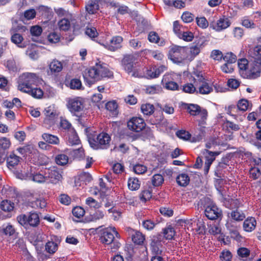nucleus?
Here are the masks:
<instances>
[{
	"label": "nucleus",
	"instance_id": "16",
	"mask_svg": "<svg viewBox=\"0 0 261 261\" xmlns=\"http://www.w3.org/2000/svg\"><path fill=\"white\" fill-rule=\"evenodd\" d=\"M167 69L165 65H161L158 67L156 66L150 67L146 71V76L148 79H152L158 77L161 73Z\"/></svg>",
	"mask_w": 261,
	"mask_h": 261
},
{
	"label": "nucleus",
	"instance_id": "23",
	"mask_svg": "<svg viewBox=\"0 0 261 261\" xmlns=\"http://www.w3.org/2000/svg\"><path fill=\"white\" fill-rule=\"evenodd\" d=\"M63 64L57 59L53 60L48 64V71L51 74H56L63 69Z\"/></svg>",
	"mask_w": 261,
	"mask_h": 261
},
{
	"label": "nucleus",
	"instance_id": "50",
	"mask_svg": "<svg viewBox=\"0 0 261 261\" xmlns=\"http://www.w3.org/2000/svg\"><path fill=\"white\" fill-rule=\"evenodd\" d=\"M223 56L224 55L221 50L214 49L211 53L210 57L215 61L221 62L223 59Z\"/></svg>",
	"mask_w": 261,
	"mask_h": 261
},
{
	"label": "nucleus",
	"instance_id": "17",
	"mask_svg": "<svg viewBox=\"0 0 261 261\" xmlns=\"http://www.w3.org/2000/svg\"><path fill=\"white\" fill-rule=\"evenodd\" d=\"M103 2V0H89L85 6L86 10L90 14H95L99 9V5Z\"/></svg>",
	"mask_w": 261,
	"mask_h": 261
},
{
	"label": "nucleus",
	"instance_id": "21",
	"mask_svg": "<svg viewBox=\"0 0 261 261\" xmlns=\"http://www.w3.org/2000/svg\"><path fill=\"white\" fill-rule=\"evenodd\" d=\"M260 43V44L250 48L249 54L251 61L261 63V38Z\"/></svg>",
	"mask_w": 261,
	"mask_h": 261
},
{
	"label": "nucleus",
	"instance_id": "25",
	"mask_svg": "<svg viewBox=\"0 0 261 261\" xmlns=\"http://www.w3.org/2000/svg\"><path fill=\"white\" fill-rule=\"evenodd\" d=\"M189 80L191 82H193L195 86L198 87L205 79L203 75L202 71L196 70L191 73Z\"/></svg>",
	"mask_w": 261,
	"mask_h": 261
},
{
	"label": "nucleus",
	"instance_id": "13",
	"mask_svg": "<svg viewBox=\"0 0 261 261\" xmlns=\"http://www.w3.org/2000/svg\"><path fill=\"white\" fill-rule=\"evenodd\" d=\"M44 173L46 175V179H48L52 184H57L62 177L60 171L56 167L45 169Z\"/></svg>",
	"mask_w": 261,
	"mask_h": 261
},
{
	"label": "nucleus",
	"instance_id": "33",
	"mask_svg": "<svg viewBox=\"0 0 261 261\" xmlns=\"http://www.w3.org/2000/svg\"><path fill=\"white\" fill-rule=\"evenodd\" d=\"M24 93H27L36 99H40L42 98L43 95V90L40 88H37V86H35L32 89H30Z\"/></svg>",
	"mask_w": 261,
	"mask_h": 261
},
{
	"label": "nucleus",
	"instance_id": "40",
	"mask_svg": "<svg viewBox=\"0 0 261 261\" xmlns=\"http://www.w3.org/2000/svg\"><path fill=\"white\" fill-rule=\"evenodd\" d=\"M152 190L150 188L142 190L140 195V200L144 202L149 200L152 197Z\"/></svg>",
	"mask_w": 261,
	"mask_h": 261
},
{
	"label": "nucleus",
	"instance_id": "28",
	"mask_svg": "<svg viewBox=\"0 0 261 261\" xmlns=\"http://www.w3.org/2000/svg\"><path fill=\"white\" fill-rule=\"evenodd\" d=\"M184 108L187 110L188 113L192 116H197L199 115L200 110V107L196 104H188L184 103L182 104Z\"/></svg>",
	"mask_w": 261,
	"mask_h": 261
},
{
	"label": "nucleus",
	"instance_id": "8",
	"mask_svg": "<svg viewBox=\"0 0 261 261\" xmlns=\"http://www.w3.org/2000/svg\"><path fill=\"white\" fill-rule=\"evenodd\" d=\"M84 99L80 97L70 98L67 101L66 106L71 114L77 116L84 110Z\"/></svg>",
	"mask_w": 261,
	"mask_h": 261
},
{
	"label": "nucleus",
	"instance_id": "36",
	"mask_svg": "<svg viewBox=\"0 0 261 261\" xmlns=\"http://www.w3.org/2000/svg\"><path fill=\"white\" fill-rule=\"evenodd\" d=\"M198 92L201 94H207L213 91V88L210 86L206 80L198 85Z\"/></svg>",
	"mask_w": 261,
	"mask_h": 261
},
{
	"label": "nucleus",
	"instance_id": "41",
	"mask_svg": "<svg viewBox=\"0 0 261 261\" xmlns=\"http://www.w3.org/2000/svg\"><path fill=\"white\" fill-rule=\"evenodd\" d=\"M0 207L3 211L10 212L13 210L14 204L8 200H3L1 203Z\"/></svg>",
	"mask_w": 261,
	"mask_h": 261
},
{
	"label": "nucleus",
	"instance_id": "47",
	"mask_svg": "<svg viewBox=\"0 0 261 261\" xmlns=\"http://www.w3.org/2000/svg\"><path fill=\"white\" fill-rule=\"evenodd\" d=\"M23 40V38L22 36L17 33H14L11 37V41L14 44L17 45L18 47H22V46L21 45V44Z\"/></svg>",
	"mask_w": 261,
	"mask_h": 261
},
{
	"label": "nucleus",
	"instance_id": "54",
	"mask_svg": "<svg viewBox=\"0 0 261 261\" xmlns=\"http://www.w3.org/2000/svg\"><path fill=\"white\" fill-rule=\"evenodd\" d=\"M196 87L193 82L185 84L182 86V91L187 93H194L196 91Z\"/></svg>",
	"mask_w": 261,
	"mask_h": 261
},
{
	"label": "nucleus",
	"instance_id": "56",
	"mask_svg": "<svg viewBox=\"0 0 261 261\" xmlns=\"http://www.w3.org/2000/svg\"><path fill=\"white\" fill-rule=\"evenodd\" d=\"M58 246L55 243L48 241L45 245V250L50 254L54 253L58 249Z\"/></svg>",
	"mask_w": 261,
	"mask_h": 261
},
{
	"label": "nucleus",
	"instance_id": "51",
	"mask_svg": "<svg viewBox=\"0 0 261 261\" xmlns=\"http://www.w3.org/2000/svg\"><path fill=\"white\" fill-rule=\"evenodd\" d=\"M86 204L91 208L98 209L101 207V203L97 201L93 198L89 197L86 200Z\"/></svg>",
	"mask_w": 261,
	"mask_h": 261
},
{
	"label": "nucleus",
	"instance_id": "18",
	"mask_svg": "<svg viewBox=\"0 0 261 261\" xmlns=\"http://www.w3.org/2000/svg\"><path fill=\"white\" fill-rule=\"evenodd\" d=\"M69 149H66L56 155L55 162L59 166H63L67 165L69 161Z\"/></svg>",
	"mask_w": 261,
	"mask_h": 261
},
{
	"label": "nucleus",
	"instance_id": "55",
	"mask_svg": "<svg viewBox=\"0 0 261 261\" xmlns=\"http://www.w3.org/2000/svg\"><path fill=\"white\" fill-rule=\"evenodd\" d=\"M120 138L121 139H128L131 138L133 140H136L138 138V136L126 130L121 132L119 134Z\"/></svg>",
	"mask_w": 261,
	"mask_h": 261
},
{
	"label": "nucleus",
	"instance_id": "59",
	"mask_svg": "<svg viewBox=\"0 0 261 261\" xmlns=\"http://www.w3.org/2000/svg\"><path fill=\"white\" fill-rule=\"evenodd\" d=\"M237 106L240 111L244 112L248 108L249 101L246 99H241L238 101Z\"/></svg>",
	"mask_w": 261,
	"mask_h": 261
},
{
	"label": "nucleus",
	"instance_id": "37",
	"mask_svg": "<svg viewBox=\"0 0 261 261\" xmlns=\"http://www.w3.org/2000/svg\"><path fill=\"white\" fill-rule=\"evenodd\" d=\"M238 65L240 69V73L243 76L248 69V61L245 58L239 59L238 61Z\"/></svg>",
	"mask_w": 261,
	"mask_h": 261
},
{
	"label": "nucleus",
	"instance_id": "6",
	"mask_svg": "<svg viewBox=\"0 0 261 261\" xmlns=\"http://www.w3.org/2000/svg\"><path fill=\"white\" fill-rule=\"evenodd\" d=\"M18 222L24 228L37 227L40 224V218L38 214L34 212H31L28 216L21 214L17 217Z\"/></svg>",
	"mask_w": 261,
	"mask_h": 261
},
{
	"label": "nucleus",
	"instance_id": "24",
	"mask_svg": "<svg viewBox=\"0 0 261 261\" xmlns=\"http://www.w3.org/2000/svg\"><path fill=\"white\" fill-rule=\"evenodd\" d=\"M20 159L21 158L15 154L13 152H11L6 160L8 168L10 169L15 168L20 162Z\"/></svg>",
	"mask_w": 261,
	"mask_h": 261
},
{
	"label": "nucleus",
	"instance_id": "49",
	"mask_svg": "<svg viewBox=\"0 0 261 261\" xmlns=\"http://www.w3.org/2000/svg\"><path fill=\"white\" fill-rule=\"evenodd\" d=\"M223 60L225 63L232 64L237 61V58L234 54L231 52H228L224 55Z\"/></svg>",
	"mask_w": 261,
	"mask_h": 261
},
{
	"label": "nucleus",
	"instance_id": "60",
	"mask_svg": "<svg viewBox=\"0 0 261 261\" xmlns=\"http://www.w3.org/2000/svg\"><path fill=\"white\" fill-rule=\"evenodd\" d=\"M8 40L5 37H0V57H2L8 47Z\"/></svg>",
	"mask_w": 261,
	"mask_h": 261
},
{
	"label": "nucleus",
	"instance_id": "62",
	"mask_svg": "<svg viewBox=\"0 0 261 261\" xmlns=\"http://www.w3.org/2000/svg\"><path fill=\"white\" fill-rule=\"evenodd\" d=\"M92 179V177L91 175L88 172H83L81 173L79 177L78 180H80L81 182H83V184L85 185L87 184V182H90Z\"/></svg>",
	"mask_w": 261,
	"mask_h": 261
},
{
	"label": "nucleus",
	"instance_id": "9",
	"mask_svg": "<svg viewBox=\"0 0 261 261\" xmlns=\"http://www.w3.org/2000/svg\"><path fill=\"white\" fill-rule=\"evenodd\" d=\"M137 58L134 55H124L121 61V66L123 69L128 74L133 73L132 75L135 76L134 72L137 63Z\"/></svg>",
	"mask_w": 261,
	"mask_h": 261
},
{
	"label": "nucleus",
	"instance_id": "63",
	"mask_svg": "<svg viewBox=\"0 0 261 261\" xmlns=\"http://www.w3.org/2000/svg\"><path fill=\"white\" fill-rule=\"evenodd\" d=\"M194 15L188 12H184L181 16V18L185 23H190L193 21Z\"/></svg>",
	"mask_w": 261,
	"mask_h": 261
},
{
	"label": "nucleus",
	"instance_id": "39",
	"mask_svg": "<svg viewBox=\"0 0 261 261\" xmlns=\"http://www.w3.org/2000/svg\"><path fill=\"white\" fill-rule=\"evenodd\" d=\"M230 215L231 218L236 221H243L245 218L244 213L238 209L232 211Z\"/></svg>",
	"mask_w": 261,
	"mask_h": 261
},
{
	"label": "nucleus",
	"instance_id": "44",
	"mask_svg": "<svg viewBox=\"0 0 261 261\" xmlns=\"http://www.w3.org/2000/svg\"><path fill=\"white\" fill-rule=\"evenodd\" d=\"M132 239L135 244L141 245L144 242L145 236L141 232L137 231L134 234H132Z\"/></svg>",
	"mask_w": 261,
	"mask_h": 261
},
{
	"label": "nucleus",
	"instance_id": "43",
	"mask_svg": "<svg viewBox=\"0 0 261 261\" xmlns=\"http://www.w3.org/2000/svg\"><path fill=\"white\" fill-rule=\"evenodd\" d=\"M163 234L167 240H172L175 234V231L171 225H169L163 229Z\"/></svg>",
	"mask_w": 261,
	"mask_h": 261
},
{
	"label": "nucleus",
	"instance_id": "7",
	"mask_svg": "<svg viewBox=\"0 0 261 261\" xmlns=\"http://www.w3.org/2000/svg\"><path fill=\"white\" fill-rule=\"evenodd\" d=\"M146 125L144 120L139 117H133L127 122V127L129 130L136 133H140L146 129L148 136H152L151 129L149 127L146 128Z\"/></svg>",
	"mask_w": 261,
	"mask_h": 261
},
{
	"label": "nucleus",
	"instance_id": "57",
	"mask_svg": "<svg viewBox=\"0 0 261 261\" xmlns=\"http://www.w3.org/2000/svg\"><path fill=\"white\" fill-rule=\"evenodd\" d=\"M164 181V178L160 174H154L152 177V184L154 187L161 185Z\"/></svg>",
	"mask_w": 261,
	"mask_h": 261
},
{
	"label": "nucleus",
	"instance_id": "15",
	"mask_svg": "<svg viewBox=\"0 0 261 261\" xmlns=\"http://www.w3.org/2000/svg\"><path fill=\"white\" fill-rule=\"evenodd\" d=\"M173 78L171 74H165L163 76L162 84L167 90L175 91L178 90L179 86L175 82L173 81Z\"/></svg>",
	"mask_w": 261,
	"mask_h": 261
},
{
	"label": "nucleus",
	"instance_id": "3",
	"mask_svg": "<svg viewBox=\"0 0 261 261\" xmlns=\"http://www.w3.org/2000/svg\"><path fill=\"white\" fill-rule=\"evenodd\" d=\"M38 82L39 76L36 73H23L19 77L17 88L24 93L30 89L37 86Z\"/></svg>",
	"mask_w": 261,
	"mask_h": 261
},
{
	"label": "nucleus",
	"instance_id": "64",
	"mask_svg": "<svg viewBox=\"0 0 261 261\" xmlns=\"http://www.w3.org/2000/svg\"><path fill=\"white\" fill-rule=\"evenodd\" d=\"M232 254L229 250H223L220 255L221 261H231Z\"/></svg>",
	"mask_w": 261,
	"mask_h": 261
},
{
	"label": "nucleus",
	"instance_id": "42",
	"mask_svg": "<svg viewBox=\"0 0 261 261\" xmlns=\"http://www.w3.org/2000/svg\"><path fill=\"white\" fill-rule=\"evenodd\" d=\"M105 215V212L101 210H97L95 211L92 214L90 215V221L96 222L98 220L102 219L104 218Z\"/></svg>",
	"mask_w": 261,
	"mask_h": 261
},
{
	"label": "nucleus",
	"instance_id": "48",
	"mask_svg": "<svg viewBox=\"0 0 261 261\" xmlns=\"http://www.w3.org/2000/svg\"><path fill=\"white\" fill-rule=\"evenodd\" d=\"M177 37L184 41L190 42L193 39L194 35L193 33L190 31H182Z\"/></svg>",
	"mask_w": 261,
	"mask_h": 261
},
{
	"label": "nucleus",
	"instance_id": "14",
	"mask_svg": "<svg viewBox=\"0 0 261 261\" xmlns=\"http://www.w3.org/2000/svg\"><path fill=\"white\" fill-rule=\"evenodd\" d=\"M220 152V151H210L206 149L203 150V153L207 154L205 156V161L203 169L204 174L206 175L208 173L210 168L213 162L215 161L216 156L219 155Z\"/></svg>",
	"mask_w": 261,
	"mask_h": 261
},
{
	"label": "nucleus",
	"instance_id": "34",
	"mask_svg": "<svg viewBox=\"0 0 261 261\" xmlns=\"http://www.w3.org/2000/svg\"><path fill=\"white\" fill-rule=\"evenodd\" d=\"M177 184L181 187H186L190 182V177L186 173L179 174L176 178Z\"/></svg>",
	"mask_w": 261,
	"mask_h": 261
},
{
	"label": "nucleus",
	"instance_id": "32",
	"mask_svg": "<svg viewBox=\"0 0 261 261\" xmlns=\"http://www.w3.org/2000/svg\"><path fill=\"white\" fill-rule=\"evenodd\" d=\"M69 155H71L74 160L81 161L85 158L84 150L82 147H80L76 149H73L68 151Z\"/></svg>",
	"mask_w": 261,
	"mask_h": 261
},
{
	"label": "nucleus",
	"instance_id": "11",
	"mask_svg": "<svg viewBox=\"0 0 261 261\" xmlns=\"http://www.w3.org/2000/svg\"><path fill=\"white\" fill-rule=\"evenodd\" d=\"M44 112L45 117L43 120V125L44 127L49 128L55 124L58 115L56 111L51 110L50 107L45 109Z\"/></svg>",
	"mask_w": 261,
	"mask_h": 261
},
{
	"label": "nucleus",
	"instance_id": "19",
	"mask_svg": "<svg viewBox=\"0 0 261 261\" xmlns=\"http://www.w3.org/2000/svg\"><path fill=\"white\" fill-rule=\"evenodd\" d=\"M205 216L210 220H216L221 215V211L215 205L207 206L205 211Z\"/></svg>",
	"mask_w": 261,
	"mask_h": 261
},
{
	"label": "nucleus",
	"instance_id": "52",
	"mask_svg": "<svg viewBox=\"0 0 261 261\" xmlns=\"http://www.w3.org/2000/svg\"><path fill=\"white\" fill-rule=\"evenodd\" d=\"M106 109L112 112L113 114L117 113L118 105L115 101H110L106 103Z\"/></svg>",
	"mask_w": 261,
	"mask_h": 261
},
{
	"label": "nucleus",
	"instance_id": "46",
	"mask_svg": "<svg viewBox=\"0 0 261 261\" xmlns=\"http://www.w3.org/2000/svg\"><path fill=\"white\" fill-rule=\"evenodd\" d=\"M200 52V45L196 44L192 45L190 48V55L188 59L190 61L193 60Z\"/></svg>",
	"mask_w": 261,
	"mask_h": 261
},
{
	"label": "nucleus",
	"instance_id": "53",
	"mask_svg": "<svg viewBox=\"0 0 261 261\" xmlns=\"http://www.w3.org/2000/svg\"><path fill=\"white\" fill-rule=\"evenodd\" d=\"M261 175V172L256 167H252L249 169V177L253 180L257 179Z\"/></svg>",
	"mask_w": 261,
	"mask_h": 261
},
{
	"label": "nucleus",
	"instance_id": "12",
	"mask_svg": "<svg viewBox=\"0 0 261 261\" xmlns=\"http://www.w3.org/2000/svg\"><path fill=\"white\" fill-rule=\"evenodd\" d=\"M123 40V39L121 36H115L112 38L110 42L100 43V45L108 50L115 51L122 47Z\"/></svg>",
	"mask_w": 261,
	"mask_h": 261
},
{
	"label": "nucleus",
	"instance_id": "4",
	"mask_svg": "<svg viewBox=\"0 0 261 261\" xmlns=\"http://www.w3.org/2000/svg\"><path fill=\"white\" fill-rule=\"evenodd\" d=\"M187 49L186 46L172 45L169 47L168 58L174 63H182L188 58Z\"/></svg>",
	"mask_w": 261,
	"mask_h": 261
},
{
	"label": "nucleus",
	"instance_id": "61",
	"mask_svg": "<svg viewBox=\"0 0 261 261\" xmlns=\"http://www.w3.org/2000/svg\"><path fill=\"white\" fill-rule=\"evenodd\" d=\"M48 162V158L43 154H41L38 155V160L35 162L34 164L37 165L43 166L46 165Z\"/></svg>",
	"mask_w": 261,
	"mask_h": 261
},
{
	"label": "nucleus",
	"instance_id": "10",
	"mask_svg": "<svg viewBox=\"0 0 261 261\" xmlns=\"http://www.w3.org/2000/svg\"><path fill=\"white\" fill-rule=\"evenodd\" d=\"M261 63L252 61L250 68L247 69L243 77L248 79H255L260 76Z\"/></svg>",
	"mask_w": 261,
	"mask_h": 261
},
{
	"label": "nucleus",
	"instance_id": "31",
	"mask_svg": "<svg viewBox=\"0 0 261 261\" xmlns=\"http://www.w3.org/2000/svg\"><path fill=\"white\" fill-rule=\"evenodd\" d=\"M43 139L47 143L53 145H59L60 139L57 136L48 133H44L42 135Z\"/></svg>",
	"mask_w": 261,
	"mask_h": 261
},
{
	"label": "nucleus",
	"instance_id": "2",
	"mask_svg": "<svg viewBox=\"0 0 261 261\" xmlns=\"http://www.w3.org/2000/svg\"><path fill=\"white\" fill-rule=\"evenodd\" d=\"M120 239V235L115 227H109L100 231V242L108 246V249L111 252H115L120 247L121 243L117 239Z\"/></svg>",
	"mask_w": 261,
	"mask_h": 261
},
{
	"label": "nucleus",
	"instance_id": "20",
	"mask_svg": "<svg viewBox=\"0 0 261 261\" xmlns=\"http://www.w3.org/2000/svg\"><path fill=\"white\" fill-rule=\"evenodd\" d=\"M231 22L229 19L223 16L217 21L215 26H211V27L216 31L220 32L228 28Z\"/></svg>",
	"mask_w": 261,
	"mask_h": 261
},
{
	"label": "nucleus",
	"instance_id": "29",
	"mask_svg": "<svg viewBox=\"0 0 261 261\" xmlns=\"http://www.w3.org/2000/svg\"><path fill=\"white\" fill-rule=\"evenodd\" d=\"M256 221L254 218H247L243 223V228L245 231L251 232L256 226Z\"/></svg>",
	"mask_w": 261,
	"mask_h": 261
},
{
	"label": "nucleus",
	"instance_id": "38",
	"mask_svg": "<svg viewBox=\"0 0 261 261\" xmlns=\"http://www.w3.org/2000/svg\"><path fill=\"white\" fill-rule=\"evenodd\" d=\"M128 189L131 191H136L140 187V181L136 177H130L127 182Z\"/></svg>",
	"mask_w": 261,
	"mask_h": 261
},
{
	"label": "nucleus",
	"instance_id": "5",
	"mask_svg": "<svg viewBox=\"0 0 261 261\" xmlns=\"http://www.w3.org/2000/svg\"><path fill=\"white\" fill-rule=\"evenodd\" d=\"M111 137L106 133L102 132L97 135H89V142L94 149H107L110 145Z\"/></svg>",
	"mask_w": 261,
	"mask_h": 261
},
{
	"label": "nucleus",
	"instance_id": "35",
	"mask_svg": "<svg viewBox=\"0 0 261 261\" xmlns=\"http://www.w3.org/2000/svg\"><path fill=\"white\" fill-rule=\"evenodd\" d=\"M17 150L23 156L35 153V151H36L32 145H26L22 147H19Z\"/></svg>",
	"mask_w": 261,
	"mask_h": 261
},
{
	"label": "nucleus",
	"instance_id": "58",
	"mask_svg": "<svg viewBox=\"0 0 261 261\" xmlns=\"http://www.w3.org/2000/svg\"><path fill=\"white\" fill-rule=\"evenodd\" d=\"M42 173H36L33 175V180L38 183H42L45 181L46 180V176L44 171H41Z\"/></svg>",
	"mask_w": 261,
	"mask_h": 261
},
{
	"label": "nucleus",
	"instance_id": "1",
	"mask_svg": "<svg viewBox=\"0 0 261 261\" xmlns=\"http://www.w3.org/2000/svg\"><path fill=\"white\" fill-rule=\"evenodd\" d=\"M84 83L88 87L104 79L113 77V72L105 63H96L93 66L85 69L83 73Z\"/></svg>",
	"mask_w": 261,
	"mask_h": 261
},
{
	"label": "nucleus",
	"instance_id": "22",
	"mask_svg": "<svg viewBox=\"0 0 261 261\" xmlns=\"http://www.w3.org/2000/svg\"><path fill=\"white\" fill-rule=\"evenodd\" d=\"M162 241L158 237H153L150 243V249L152 254H162Z\"/></svg>",
	"mask_w": 261,
	"mask_h": 261
},
{
	"label": "nucleus",
	"instance_id": "45",
	"mask_svg": "<svg viewBox=\"0 0 261 261\" xmlns=\"http://www.w3.org/2000/svg\"><path fill=\"white\" fill-rule=\"evenodd\" d=\"M58 24L59 29L64 31H68L71 27L70 22L67 18H63L61 19L59 21Z\"/></svg>",
	"mask_w": 261,
	"mask_h": 261
},
{
	"label": "nucleus",
	"instance_id": "26",
	"mask_svg": "<svg viewBox=\"0 0 261 261\" xmlns=\"http://www.w3.org/2000/svg\"><path fill=\"white\" fill-rule=\"evenodd\" d=\"M46 204L47 202L44 198L42 197H37L36 198H35V200L30 201V202L28 204V205L32 207L33 208L42 209L46 207Z\"/></svg>",
	"mask_w": 261,
	"mask_h": 261
},
{
	"label": "nucleus",
	"instance_id": "27",
	"mask_svg": "<svg viewBox=\"0 0 261 261\" xmlns=\"http://www.w3.org/2000/svg\"><path fill=\"white\" fill-rule=\"evenodd\" d=\"M67 141L69 145H79L81 143V141L74 129H70V132L67 133Z\"/></svg>",
	"mask_w": 261,
	"mask_h": 261
},
{
	"label": "nucleus",
	"instance_id": "30",
	"mask_svg": "<svg viewBox=\"0 0 261 261\" xmlns=\"http://www.w3.org/2000/svg\"><path fill=\"white\" fill-rule=\"evenodd\" d=\"M140 109L141 112L144 116H151L153 114L155 110L154 105L147 102L142 103Z\"/></svg>",
	"mask_w": 261,
	"mask_h": 261
}]
</instances>
